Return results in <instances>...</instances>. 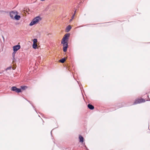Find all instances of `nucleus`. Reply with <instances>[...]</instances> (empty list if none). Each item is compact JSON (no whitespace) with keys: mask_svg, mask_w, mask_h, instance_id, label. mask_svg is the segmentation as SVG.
<instances>
[{"mask_svg":"<svg viewBox=\"0 0 150 150\" xmlns=\"http://www.w3.org/2000/svg\"><path fill=\"white\" fill-rule=\"evenodd\" d=\"M87 106L88 108L91 110H93L94 108V106L90 104H89Z\"/></svg>","mask_w":150,"mask_h":150,"instance_id":"nucleus-8","label":"nucleus"},{"mask_svg":"<svg viewBox=\"0 0 150 150\" xmlns=\"http://www.w3.org/2000/svg\"><path fill=\"white\" fill-rule=\"evenodd\" d=\"M18 14V12L16 11H11L10 13V16L12 19H13L16 14Z\"/></svg>","mask_w":150,"mask_h":150,"instance_id":"nucleus-3","label":"nucleus"},{"mask_svg":"<svg viewBox=\"0 0 150 150\" xmlns=\"http://www.w3.org/2000/svg\"><path fill=\"white\" fill-rule=\"evenodd\" d=\"M21 88L22 90H24L27 88H28V87L26 86H21Z\"/></svg>","mask_w":150,"mask_h":150,"instance_id":"nucleus-12","label":"nucleus"},{"mask_svg":"<svg viewBox=\"0 0 150 150\" xmlns=\"http://www.w3.org/2000/svg\"><path fill=\"white\" fill-rule=\"evenodd\" d=\"M67 47H63V51L64 52H66L67 51Z\"/></svg>","mask_w":150,"mask_h":150,"instance_id":"nucleus-16","label":"nucleus"},{"mask_svg":"<svg viewBox=\"0 0 150 150\" xmlns=\"http://www.w3.org/2000/svg\"><path fill=\"white\" fill-rule=\"evenodd\" d=\"M45 0H40V1H45Z\"/></svg>","mask_w":150,"mask_h":150,"instance_id":"nucleus-23","label":"nucleus"},{"mask_svg":"<svg viewBox=\"0 0 150 150\" xmlns=\"http://www.w3.org/2000/svg\"><path fill=\"white\" fill-rule=\"evenodd\" d=\"M31 105L33 106V108H35L33 106V105L32 104H31Z\"/></svg>","mask_w":150,"mask_h":150,"instance_id":"nucleus-24","label":"nucleus"},{"mask_svg":"<svg viewBox=\"0 0 150 150\" xmlns=\"http://www.w3.org/2000/svg\"><path fill=\"white\" fill-rule=\"evenodd\" d=\"M79 142H83L84 138L81 135L79 136Z\"/></svg>","mask_w":150,"mask_h":150,"instance_id":"nucleus-10","label":"nucleus"},{"mask_svg":"<svg viewBox=\"0 0 150 150\" xmlns=\"http://www.w3.org/2000/svg\"><path fill=\"white\" fill-rule=\"evenodd\" d=\"M34 109L35 110V111L36 112V109L35 108Z\"/></svg>","mask_w":150,"mask_h":150,"instance_id":"nucleus-25","label":"nucleus"},{"mask_svg":"<svg viewBox=\"0 0 150 150\" xmlns=\"http://www.w3.org/2000/svg\"><path fill=\"white\" fill-rule=\"evenodd\" d=\"M37 46V43H36V44H33V47L34 49H36Z\"/></svg>","mask_w":150,"mask_h":150,"instance_id":"nucleus-13","label":"nucleus"},{"mask_svg":"<svg viewBox=\"0 0 150 150\" xmlns=\"http://www.w3.org/2000/svg\"><path fill=\"white\" fill-rule=\"evenodd\" d=\"M69 36V34H65L62 38V42H63V41H67L66 40L68 39Z\"/></svg>","mask_w":150,"mask_h":150,"instance_id":"nucleus-6","label":"nucleus"},{"mask_svg":"<svg viewBox=\"0 0 150 150\" xmlns=\"http://www.w3.org/2000/svg\"><path fill=\"white\" fill-rule=\"evenodd\" d=\"M65 61V58H62V59H61L59 61L62 63H63Z\"/></svg>","mask_w":150,"mask_h":150,"instance_id":"nucleus-15","label":"nucleus"},{"mask_svg":"<svg viewBox=\"0 0 150 150\" xmlns=\"http://www.w3.org/2000/svg\"><path fill=\"white\" fill-rule=\"evenodd\" d=\"M16 52L14 51L13 52V53L12 55L13 57L14 58V56L15 55V54L16 53Z\"/></svg>","mask_w":150,"mask_h":150,"instance_id":"nucleus-18","label":"nucleus"},{"mask_svg":"<svg viewBox=\"0 0 150 150\" xmlns=\"http://www.w3.org/2000/svg\"><path fill=\"white\" fill-rule=\"evenodd\" d=\"M21 48V46L19 45H17L13 47L14 51L16 52Z\"/></svg>","mask_w":150,"mask_h":150,"instance_id":"nucleus-5","label":"nucleus"},{"mask_svg":"<svg viewBox=\"0 0 150 150\" xmlns=\"http://www.w3.org/2000/svg\"><path fill=\"white\" fill-rule=\"evenodd\" d=\"M81 86L82 87V85H79V87H80V88H81Z\"/></svg>","mask_w":150,"mask_h":150,"instance_id":"nucleus-21","label":"nucleus"},{"mask_svg":"<svg viewBox=\"0 0 150 150\" xmlns=\"http://www.w3.org/2000/svg\"><path fill=\"white\" fill-rule=\"evenodd\" d=\"M11 68V67H10V68H7V69H10Z\"/></svg>","mask_w":150,"mask_h":150,"instance_id":"nucleus-22","label":"nucleus"},{"mask_svg":"<svg viewBox=\"0 0 150 150\" xmlns=\"http://www.w3.org/2000/svg\"><path fill=\"white\" fill-rule=\"evenodd\" d=\"M11 90L13 91H15L17 93H19L21 92V89L17 88L16 86H13L11 88Z\"/></svg>","mask_w":150,"mask_h":150,"instance_id":"nucleus-4","label":"nucleus"},{"mask_svg":"<svg viewBox=\"0 0 150 150\" xmlns=\"http://www.w3.org/2000/svg\"><path fill=\"white\" fill-rule=\"evenodd\" d=\"M42 18L39 16L35 17L33 18L29 24V25L31 26L37 24L41 20Z\"/></svg>","mask_w":150,"mask_h":150,"instance_id":"nucleus-1","label":"nucleus"},{"mask_svg":"<svg viewBox=\"0 0 150 150\" xmlns=\"http://www.w3.org/2000/svg\"><path fill=\"white\" fill-rule=\"evenodd\" d=\"M51 35V34L50 33H48V34H47V36H49V35Z\"/></svg>","mask_w":150,"mask_h":150,"instance_id":"nucleus-20","label":"nucleus"},{"mask_svg":"<svg viewBox=\"0 0 150 150\" xmlns=\"http://www.w3.org/2000/svg\"><path fill=\"white\" fill-rule=\"evenodd\" d=\"M76 12V10L75 11L74 13V14L72 16L71 19L69 21L70 22H71L72 21V20L73 19V18L74 17V16L75 15Z\"/></svg>","mask_w":150,"mask_h":150,"instance_id":"nucleus-14","label":"nucleus"},{"mask_svg":"<svg viewBox=\"0 0 150 150\" xmlns=\"http://www.w3.org/2000/svg\"><path fill=\"white\" fill-rule=\"evenodd\" d=\"M61 43L63 44V47H68V43H67V41H63V42L62 41Z\"/></svg>","mask_w":150,"mask_h":150,"instance_id":"nucleus-11","label":"nucleus"},{"mask_svg":"<svg viewBox=\"0 0 150 150\" xmlns=\"http://www.w3.org/2000/svg\"><path fill=\"white\" fill-rule=\"evenodd\" d=\"M27 101H28L29 102H30H30L28 100H27Z\"/></svg>","mask_w":150,"mask_h":150,"instance_id":"nucleus-26","label":"nucleus"},{"mask_svg":"<svg viewBox=\"0 0 150 150\" xmlns=\"http://www.w3.org/2000/svg\"><path fill=\"white\" fill-rule=\"evenodd\" d=\"M115 110V109H113L112 108H111L110 109V110L109 111H112L114 110Z\"/></svg>","mask_w":150,"mask_h":150,"instance_id":"nucleus-19","label":"nucleus"},{"mask_svg":"<svg viewBox=\"0 0 150 150\" xmlns=\"http://www.w3.org/2000/svg\"><path fill=\"white\" fill-rule=\"evenodd\" d=\"M147 97L148 98V100L147 99L145 100V99L143 98L138 99L136 100L134 103H133V105H135L138 103H144L146 101H150V99L149 98V96L147 95Z\"/></svg>","mask_w":150,"mask_h":150,"instance_id":"nucleus-2","label":"nucleus"},{"mask_svg":"<svg viewBox=\"0 0 150 150\" xmlns=\"http://www.w3.org/2000/svg\"><path fill=\"white\" fill-rule=\"evenodd\" d=\"M71 27L70 25H69L66 28L65 31L67 32H69L71 29Z\"/></svg>","mask_w":150,"mask_h":150,"instance_id":"nucleus-7","label":"nucleus"},{"mask_svg":"<svg viewBox=\"0 0 150 150\" xmlns=\"http://www.w3.org/2000/svg\"><path fill=\"white\" fill-rule=\"evenodd\" d=\"M14 69V68H13V69Z\"/></svg>","mask_w":150,"mask_h":150,"instance_id":"nucleus-27","label":"nucleus"},{"mask_svg":"<svg viewBox=\"0 0 150 150\" xmlns=\"http://www.w3.org/2000/svg\"><path fill=\"white\" fill-rule=\"evenodd\" d=\"M37 42V40L36 39H34L33 40V44H36Z\"/></svg>","mask_w":150,"mask_h":150,"instance_id":"nucleus-17","label":"nucleus"},{"mask_svg":"<svg viewBox=\"0 0 150 150\" xmlns=\"http://www.w3.org/2000/svg\"><path fill=\"white\" fill-rule=\"evenodd\" d=\"M18 15V14H16L13 19H15L17 20H19L21 18V16Z\"/></svg>","mask_w":150,"mask_h":150,"instance_id":"nucleus-9","label":"nucleus"}]
</instances>
